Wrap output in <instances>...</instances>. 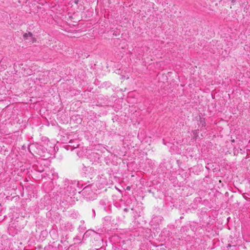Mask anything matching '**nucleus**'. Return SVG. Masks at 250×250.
I'll return each mask as SVG.
<instances>
[{
	"label": "nucleus",
	"instance_id": "nucleus-2",
	"mask_svg": "<svg viewBox=\"0 0 250 250\" xmlns=\"http://www.w3.org/2000/svg\"><path fill=\"white\" fill-rule=\"evenodd\" d=\"M78 1H79V0H75V2L76 3H77Z\"/></svg>",
	"mask_w": 250,
	"mask_h": 250
},
{
	"label": "nucleus",
	"instance_id": "nucleus-1",
	"mask_svg": "<svg viewBox=\"0 0 250 250\" xmlns=\"http://www.w3.org/2000/svg\"><path fill=\"white\" fill-rule=\"evenodd\" d=\"M23 37L24 40H29L32 43H34L37 42L36 39L33 37V34L30 32L25 33Z\"/></svg>",
	"mask_w": 250,
	"mask_h": 250
},
{
	"label": "nucleus",
	"instance_id": "nucleus-3",
	"mask_svg": "<svg viewBox=\"0 0 250 250\" xmlns=\"http://www.w3.org/2000/svg\"><path fill=\"white\" fill-rule=\"evenodd\" d=\"M130 187H127L126 188V189H127V190H130Z\"/></svg>",
	"mask_w": 250,
	"mask_h": 250
},
{
	"label": "nucleus",
	"instance_id": "nucleus-4",
	"mask_svg": "<svg viewBox=\"0 0 250 250\" xmlns=\"http://www.w3.org/2000/svg\"><path fill=\"white\" fill-rule=\"evenodd\" d=\"M231 142H234V140H232L231 141Z\"/></svg>",
	"mask_w": 250,
	"mask_h": 250
}]
</instances>
